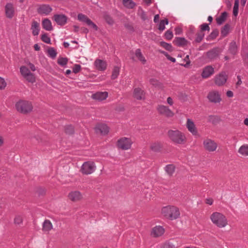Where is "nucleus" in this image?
<instances>
[{
  "label": "nucleus",
  "mask_w": 248,
  "mask_h": 248,
  "mask_svg": "<svg viewBox=\"0 0 248 248\" xmlns=\"http://www.w3.org/2000/svg\"><path fill=\"white\" fill-rule=\"evenodd\" d=\"M175 167L173 164H168L165 167V170L170 176H171L174 172Z\"/></svg>",
  "instance_id": "473e14b6"
},
{
  "label": "nucleus",
  "mask_w": 248,
  "mask_h": 248,
  "mask_svg": "<svg viewBox=\"0 0 248 248\" xmlns=\"http://www.w3.org/2000/svg\"><path fill=\"white\" fill-rule=\"evenodd\" d=\"M173 36V35L172 31H170V30H167L164 34V36L165 38L168 40H170L172 38Z\"/></svg>",
  "instance_id": "8fccbe9b"
},
{
  "label": "nucleus",
  "mask_w": 248,
  "mask_h": 248,
  "mask_svg": "<svg viewBox=\"0 0 248 248\" xmlns=\"http://www.w3.org/2000/svg\"><path fill=\"white\" fill-rule=\"evenodd\" d=\"M237 78L238 80L237 82H236V85L239 86L242 84L241 76L240 75H238L237 76Z\"/></svg>",
  "instance_id": "69168bd1"
},
{
  "label": "nucleus",
  "mask_w": 248,
  "mask_h": 248,
  "mask_svg": "<svg viewBox=\"0 0 248 248\" xmlns=\"http://www.w3.org/2000/svg\"><path fill=\"white\" fill-rule=\"evenodd\" d=\"M54 19L58 25L62 26L66 24L67 18L63 15H55Z\"/></svg>",
  "instance_id": "b1692460"
},
{
  "label": "nucleus",
  "mask_w": 248,
  "mask_h": 248,
  "mask_svg": "<svg viewBox=\"0 0 248 248\" xmlns=\"http://www.w3.org/2000/svg\"><path fill=\"white\" fill-rule=\"evenodd\" d=\"M167 103L170 106H172L173 105V100L170 97H168L167 99Z\"/></svg>",
  "instance_id": "774afa93"
},
{
  "label": "nucleus",
  "mask_w": 248,
  "mask_h": 248,
  "mask_svg": "<svg viewBox=\"0 0 248 248\" xmlns=\"http://www.w3.org/2000/svg\"><path fill=\"white\" fill-rule=\"evenodd\" d=\"M84 22L86 23L87 25H88L91 28L93 29L94 30H97V26L94 23H93L92 21V20L90 19L88 17L87 18V19H86Z\"/></svg>",
  "instance_id": "49530a36"
},
{
  "label": "nucleus",
  "mask_w": 248,
  "mask_h": 248,
  "mask_svg": "<svg viewBox=\"0 0 248 248\" xmlns=\"http://www.w3.org/2000/svg\"><path fill=\"white\" fill-rule=\"evenodd\" d=\"M17 110L22 113L26 114L30 112L33 108L31 102L26 100H19L16 104Z\"/></svg>",
  "instance_id": "20e7f679"
},
{
  "label": "nucleus",
  "mask_w": 248,
  "mask_h": 248,
  "mask_svg": "<svg viewBox=\"0 0 248 248\" xmlns=\"http://www.w3.org/2000/svg\"><path fill=\"white\" fill-rule=\"evenodd\" d=\"M48 54L50 57L54 58L56 56L57 53L53 48H50L48 49Z\"/></svg>",
  "instance_id": "864d4df0"
},
{
  "label": "nucleus",
  "mask_w": 248,
  "mask_h": 248,
  "mask_svg": "<svg viewBox=\"0 0 248 248\" xmlns=\"http://www.w3.org/2000/svg\"><path fill=\"white\" fill-rule=\"evenodd\" d=\"M23 222V217L20 215H16L14 219V223L16 225H20Z\"/></svg>",
  "instance_id": "de8ad7c7"
},
{
  "label": "nucleus",
  "mask_w": 248,
  "mask_h": 248,
  "mask_svg": "<svg viewBox=\"0 0 248 248\" xmlns=\"http://www.w3.org/2000/svg\"><path fill=\"white\" fill-rule=\"evenodd\" d=\"M140 17L142 20L143 21H145L147 19L146 14L143 10L141 11Z\"/></svg>",
  "instance_id": "052dcab7"
},
{
  "label": "nucleus",
  "mask_w": 248,
  "mask_h": 248,
  "mask_svg": "<svg viewBox=\"0 0 248 248\" xmlns=\"http://www.w3.org/2000/svg\"><path fill=\"white\" fill-rule=\"evenodd\" d=\"M231 26L229 24H226L221 29V36L222 38L226 37L230 32Z\"/></svg>",
  "instance_id": "cd10ccee"
},
{
  "label": "nucleus",
  "mask_w": 248,
  "mask_h": 248,
  "mask_svg": "<svg viewBox=\"0 0 248 248\" xmlns=\"http://www.w3.org/2000/svg\"><path fill=\"white\" fill-rule=\"evenodd\" d=\"M160 46L164 48L166 50L171 52L173 50V47L170 44L161 41L160 43Z\"/></svg>",
  "instance_id": "a19ab883"
},
{
  "label": "nucleus",
  "mask_w": 248,
  "mask_h": 248,
  "mask_svg": "<svg viewBox=\"0 0 248 248\" xmlns=\"http://www.w3.org/2000/svg\"><path fill=\"white\" fill-rule=\"evenodd\" d=\"M83 198L81 193L78 191H72L68 194V198L73 202H78Z\"/></svg>",
  "instance_id": "a211bd4d"
},
{
  "label": "nucleus",
  "mask_w": 248,
  "mask_h": 248,
  "mask_svg": "<svg viewBox=\"0 0 248 248\" xmlns=\"http://www.w3.org/2000/svg\"><path fill=\"white\" fill-rule=\"evenodd\" d=\"M186 127L188 131L192 134L193 135L196 136L198 133L194 122L190 119H187L186 122Z\"/></svg>",
  "instance_id": "412c9836"
},
{
  "label": "nucleus",
  "mask_w": 248,
  "mask_h": 248,
  "mask_svg": "<svg viewBox=\"0 0 248 248\" xmlns=\"http://www.w3.org/2000/svg\"><path fill=\"white\" fill-rule=\"evenodd\" d=\"M42 40L47 44H50V39L46 34H44L41 37Z\"/></svg>",
  "instance_id": "5fc2aeb1"
},
{
  "label": "nucleus",
  "mask_w": 248,
  "mask_h": 248,
  "mask_svg": "<svg viewBox=\"0 0 248 248\" xmlns=\"http://www.w3.org/2000/svg\"><path fill=\"white\" fill-rule=\"evenodd\" d=\"M28 67L32 71H34L36 70L35 66L31 63L28 64Z\"/></svg>",
  "instance_id": "0e129e2a"
},
{
  "label": "nucleus",
  "mask_w": 248,
  "mask_h": 248,
  "mask_svg": "<svg viewBox=\"0 0 248 248\" xmlns=\"http://www.w3.org/2000/svg\"><path fill=\"white\" fill-rule=\"evenodd\" d=\"M52 224L48 220H46L43 224V230L44 232H49L52 229Z\"/></svg>",
  "instance_id": "72a5a7b5"
},
{
  "label": "nucleus",
  "mask_w": 248,
  "mask_h": 248,
  "mask_svg": "<svg viewBox=\"0 0 248 248\" xmlns=\"http://www.w3.org/2000/svg\"><path fill=\"white\" fill-rule=\"evenodd\" d=\"M157 110L160 114L168 118L172 117L174 115V113L168 107L164 105H159L157 107Z\"/></svg>",
  "instance_id": "9d476101"
},
{
  "label": "nucleus",
  "mask_w": 248,
  "mask_h": 248,
  "mask_svg": "<svg viewBox=\"0 0 248 248\" xmlns=\"http://www.w3.org/2000/svg\"><path fill=\"white\" fill-rule=\"evenodd\" d=\"M88 17L82 14H79L78 16V19L81 22H84Z\"/></svg>",
  "instance_id": "4d7b16f0"
},
{
  "label": "nucleus",
  "mask_w": 248,
  "mask_h": 248,
  "mask_svg": "<svg viewBox=\"0 0 248 248\" xmlns=\"http://www.w3.org/2000/svg\"><path fill=\"white\" fill-rule=\"evenodd\" d=\"M182 246V243L178 239H171L164 243L161 248H178Z\"/></svg>",
  "instance_id": "1a4fd4ad"
},
{
  "label": "nucleus",
  "mask_w": 248,
  "mask_h": 248,
  "mask_svg": "<svg viewBox=\"0 0 248 248\" xmlns=\"http://www.w3.org/2000/svg\"><path fill=\"white\" fill-rule=\"evenodd\" d=\"M162 148V145L160 142H155L151 144L150 146L151 150L154 152H159Z\"/></svg>",
  "instance_id": "e433bc0d"
},
{
  "label": "nucleus",
  "mask_w": 248,
  "mask_h": 248,
  "mask_svg": "<svg viewBox=\"0 0 248 248\" xmlns=\"http://www.w3.org/2000/svg\"><path fill=\"white\" fill-rule=\"evenodd\" d=\"M195 35H196V37L193 43H199L203 39L205 33L200 31L199 32L197 33L196 34H195Z\"/></svg>",
  "instance_id": "4c0bfd02"
},
{
  "label": "nucleus",
  "mask_w": 248,
  "mask_h": 248,
  "mask_svg": "<svg viewBox=\"0 0 248 248\" xmlns=\"http://www.w3.org/2000/svg\"><path fill=\"white\" fill-rule=\"evenodd\" d=\"M169 24V20L167 18H165L164 19L161 20L159 24H158V30L160 31H163L165 29V25H168Z\"/></svg>",
  "instance_id": "58836bf2"
},
{
  "label": "nucleus",
  "mask_w": 248,
  "mask_h": 248,
  "mask_svg": "<svg viewBox=\"0 0 248 248\" xmlns=\"http://www.w3.org/2000/svg\"><path fill=\"white\" fill-rule=\"evenodd\" d=\"M207 98L210 102L214 103H219L221 100L220 96L217 91L209 92L208 94Z\"/></svg>",
  "instance_id": "ddd939ff"
},
{
  "label": "nucleus",
  "mask_w": 248,
  "mask_h": 248,
  "mask_svg": "<svg viewBox=\"0 0 248 248\" xmlns=\"http://www.w3.org/2000/svg\"><path fill=\"white\" fill-rule=\"evenodd\" d=\"M132 141L130 139L123 137L117 141V146L123 150H126L131 147Z\"/></svg>",
  "instance_id": "0eeeda50"
},
{
  "label": "nucleus",
  "mask_w": 248,
  "mask_h": 248,
  "mask_svg": "<svg viewBox=\"0 0 248 248\" xmlns=\"http://www.w3.org/2000/svg\"><path fill=\"white\" fill-rule=\"evenodd\" d=\"M94 63L96 68L99 70H104L107 67V63L100 60H96Z\"/></svg>",
  "instance_id": "c756f323"
},
{
  "label": "nucleus",
  "mask_w": 248,
  "mask_h": 248,
  "mask_svg": "<svg viewBox=\"0 0 248 248\" xmlns=\"http://www.w3.org/2000/svg\"><path fill=\"white\" fill-rule=\"evenodd\" d=\"M65 132L66 134L71 135L74 132V129L72 125H67L65 128Z\"/></svg>",
  "instance_id": "3c124183"
},
{
  "label": "nucleus",
  "mask_w": 248,
  "mask_h": 248,
  "mask_svg": "<svg viewBox=\"0 0 248 248\" xmlns=\"http://www.w3.org/2000/svg\"><path fill=\"white\" fill-rule=\"evenodd\" d=\"M95 133L100 135H105L108 132V127L105 124H98L94 128Z\"/></svg>",
  "instance_id": "4be33fe9"
},
{
  "label": "nucleus",
  "mask_w": 248,
  "mask_h": 248,
  "mask_svg": "<svg viewBox=\"0 0 248 248\" xmlns=\"http://www.w3.org/2000/svg\"><path fill=\"white\" fill-rule=\"evenodd\" d=\"M81 69V66L78 64H75L73 68V71L75 73H78Z\"/></svg>",
  "instance_id": "13d9d810"
},
{
  "label": "nucleus",
  "mask_w": 248,
  "mask_h": 248,
  "mask_svg": "<svg viewBox=\"0 0 248 248\" xmlns=\"http://www.w3.org/2000/svg\"><path fill=\"white\" fill-rule=\"evenodd\" d=\"M7 83L2 78L0 77V90L4 89L6 86Z\"/></svg>",
  "instance_id": "6e6d98bb"
},
{
  "label": "nucleus",
  "mask_w": 248,
  "mask_h": 248,
  "mask_svg": "<svg viewBox=\"0 0 248 248\" xmlns=\"http://www.w3.org/2000/svg\"><path fill=\"white\" fill-rule=\"evenodd\" d=\"M108 96L107 92H98L92 95V98L98 101H101L106 99Z\"/></svg>",
  "instance_id": "dca6fc26"
},
{
  "label": "nucleus",
  "mask_w": 248,
  "mask_h": 248,
  "mask_svg": "<svg viewBox=\"0 0 248 248\" xmlns=\"http://www.w3.org/2000/svg\"><path fill=\"white\" fill-rule=\"evenodd\" d=\"M239 10V0H235L233 8V15L236 16L238 14Z\"/></svg>",
  "instance_id": "a18cd8bd"
},
{
  "label": "nucleus",
  "mask_w": 248,
  "mask_h": 248,
  "mask_svg": "<svg viewBox=\"0 0 248 248\" xmlns=\"http://www.w3.org/2000/svg\"><path fill=\"white\" fill-rule=\"evenodd\" d=\"M145 92L140 88H136L133 91V96L135 98L139 100L145 99Z\"/></svg>",
  "instance_id": "2eb2a0df"
},
{
  "label": "nucleus",
  "mask_w": 248,
  "mask_h": 248,
  "mask_svg": "<svg viewBox=\"0 0 248 248\" xmlns=\"http://www.w3.org/2000/svg\"><path fill=\"white\" fill-rule=\"evenodd\" d=\"M31 30L33 35H37L40 31L39 23L36 21H33L31 23Z\"/></svg>",
  "instance_id": "393cba45"
},
{
  "label": "nucleus",
  "mask_w": 248,
  "mask_h": 248,
  "mask_svg": "<svg viewBox=\"0 0 248 248\" xmlns=\"http://www.w3.org/2000/svg\"><path fill=\"white\" fill-rule=\"evenodd\" d=\"M124 27L129 31H133L134 30L133 27L129 24H124Z\"/></svg>",
  "instance_id": "680f3d73"
},
{
  "label": "nucleus",
  "mask_w": 248,
  "mask_h": 248,
  "mask_svg": "<svg viewBox=\"0 0 248 248\" xmlns=\"http://www.w3.org/2000/svg\"><path fill=\"white\" fill-rule=\"evenodd\" d=\"M20 71L22 76L27 81L32 83L35 82L34 75L30 72L28 68L25 66H22L20 68Z\"/></svg>",
  "instance_id": "423d86ee"
},
{
  "label": "nucleus",
  "mask_w": 248,
  "mask_h": 248,
  "mask_svg": "<svg viewBox=\"0 0 248 248\" xmlns=\"http://www.w3.org/2000/svg\"><path fill=\"white\" fill-rule=\"evenodd\" d=\"M95 170V166L93 162L87 161L84 163L81 168L82 173L89 174L92 173Z\"/></svg>",
  "instance_id": "6e6552de"
},
{
  "label": "nucleus",
  "mask_w": 248,
  "mask_h": 248,
  "mask_svg": "<svg viewBox=\"0 0 248 248\" xmlns=\"http://www.w3.org/2000/svg\"><path fill=\"white\" fill-rule=\"evenodd\" d=\"M120 67L118 66H115L112 70V73L111 75V78L112 79H114L117 78L118 75L120 73Z\"/></svg>",
  "instance_id": "c03bdc74"
},
{
  "label": "nucleus",
  "mask_w": 248,
  "mask_h": 248,
  "mask_svg": "<svg viewBox=\"0 0 248 248\" xmlns=\"http://www.w3.org/2000/svg\"><path fill=\"white\" fill-rule=\"evenodd\" d=\"M162 213L165 217L171 220L176 219L180 215L179 208L170 205L164 207L162 209Z\"/></svg>",
  "instance_id": "f03ea898"
},
{
  "label": "nucleus",
  "mask_w": 248,
  "mask_h": 248,
  "mask_svg": "<svg viewBox=\"0 0 248 248\" xmlns=\"http://www.w3.org/2000/svg\"><path fill=\"white\" fill-rule=\"evenodd\" d=\"M51 8L50 6L46 5H43L40 6L38 11L40 14H48L51 11Z\"/></svg>",
  "instance_id": "c85d7f7f"
},
{
  "label": "nucleus",
  "mask_w": 248,
  "mask_h": 248,
  "mask_svg": "<svg viewBox=\"0 0 248 248\" xmlns=\"http://www.w3.org/2000/svg\"><path fill=\"white\" fill-rule=\"evenodd\" d=\"M203 144L205 149L209 152H213L217 148V144L213 140L206 139L203 141Z\"/></svg>",
  "instance_id": "f8f14e48"
},
{
  "label": "nucleus",
  "mask_w": 248,
  "mask_h": 248,
  "mask_svg": "<svg viewBox=\"0 0 248 248\" xmlns=\"http://www.w3.org/2000/svg\"><path fill=\"white\" fill-rule=\"evenodd\" d=\"M214 73V69L212 66H206L202 70V77L204 78H209L210 76L213 75Z\"/></svg>",
  "instance_id": "aec40b11"
},
{
  "label": "nucleus",
  "mask_w": 248,
  "mask_h": 248,
  "mask_svg": "<svg viewBox=\"0 0 248 248\" xmlns=\"http://www.w3.org/2000/svg\"><path fill=\"white\" fill-rule=\"evenodd\" d=\"M168 136L172 142L175 144H183L186 141L185 134L179 130H169Z\"/></svg>",
  "instance_id": "f257e3e1"
},
{
  "label": "nucleus",
  "mask_w": 248,
  "mask_h": 248,
  "mask_svg": "<svg viewBox=\"0 0 248 248\" xmlns=\"http://www.w3.org/2000/svg\"><path fill=\"white\" fill-rule=\"evenodd\" d=\"M123 5L128 9H133L136 6V3L132 0H123Z\"/></svg>",
  "instance_id": "c9c22d12"
},
{
  "label": "nucleus",
  "mask_w": 248,
  "mask_h": 248,
  "mask_svg": "<svg viewBox=\"0 0 248 248\" xmlns=\"http://www.w3.org/2000/svg\"><path fill=\"white\" fill-rule=\"evenodd\" d=\"M182 33V30L180 27H177L175 29V34H180Z\"/></svg>",
  "instance_id": "e2e57ef3"
},
{
  "label": "nucleus",
  "mask_w": 248,
  "mask_h": 248,
  "mask_svg": "<svg viewBox=\"0 0 248 248\" xmlns=\"http://www.w3.org/2000/svg\"><path fill=\"white\" fill-rule=\"evenodd\" d=\"M135 56L138 60L141 62L143 64L146 62V60L143 56L141 52V50L140 48H138L135 50Z\"/></svg>",
  "instance_id": "f704fd0d"
},
{
  "label": "nucleus",
  "mask_w": 248,
  "mask_h": 248,
  "mask_svg": "<svg viewBox=\"0 0 248 248\" xmlns=\"http://www.w3.org/2000/svg\"><path fill=\"white\" fill-rule=\"evenodd\" d=\"M68 62V60L65 58H59L58 59V63L62 66L65 65Z\"/></svg>",
  "instance_id": "603ef678"
},
{
  "label": "nucleus",
  "mask_w": 248,
  "mask_h": 248,
  "mask_svg": "<svg viewBox=\"0 0 248 248\" xmlns=\"http://www.w3.org/2000/svg\"><path fill=\"white\" fill-rule=\"evenodd\" d=\"M238 152L243 155H248V145H243L239 149Z\"/></svg>",
  "instance_id": "ea45409f"
},
{
  "label": "nucleus",
  "mask_w": 248,
  "mask_h": 248,
  "mask_svg": "<svg viewBox=\"0 0 248 248\" xmlns=\"http://www.w3.org/2000/svg\"><path fill=\"white\" fill-rule=\"evenodd\" d=\"M209 24L207 23H203L200 25V31L202 32H203L204 31H209L210 30V27L209 26Z\"/></svg>",
  "instance_id": "09e8293b"
},
{
  "label": "nucleus",
  "mask_w": 248,
  "mask_h": 248,
  "mask_svg": "<svg viewBox=\"0 0 248 248\" xmlns=\"http://www.w3.org/2000/svg\"><path fill=\"white\" fill-rule=\"evenodd\" d=\"M212 222L219 228H223L227 224V220L225 216L219 212H214L210 216Z\"/></svg>",
  "instance_id": "7ed1b4c3"
},
{
  "label": "nucleus",
  "mask_w": 248,
  "mask_h": 248,
  "mask_svg": "<svg viewBox=\"0 0 248 248\" xmlns=\"http://www.w3.org/2000/svg\"><path fill=\"white\" fill-rule=\"evenodd\" d=\"M239 46L235 40H232L229 44L228 52L229 54L235 56L238 53Z\"/></svg>",
  "instance_id": "4468645a"
},
{
  "label": "nucleus",
  "mask_w": 248,
  "mask_h": 248,
  "mask_svg": "<svg viewBox=\"0 0 248 248\" xmlns=\"http://www.w3.org/2000/svg\"><path fill=\"white\" fill-rule=\"evenodd\" d=\"M227 16L228 13L227 12L224 11L222 12L221 15L216 19L217 25L219 26L222 25L226 21Z\"/></svg>",
  "instance_id": "a878e982"
},
{
  "label": "nucleus",
  "mask_w": 248,
  "mask_h": 248,
  "mask_svg": "<svg viewBox=\"0 0 248 248\" xmlns=\"http://www.w3.org/2000/svg\"><path fill=\"white\" fill-rule=\"evenodd\" d=\"M219 34V31L217 29H214L209 34L206 38L207 41H209L213 40L216 38V37Z\"/></svg>",
  "instance_id": "7c9ffc66"
},
{
  "label": "nucleus",
  "mask_w": 248,
  "mask_h": 248,
  "mask_svg": "<svg viewBox=\"0 0 248 248\" xmlns=\"http://www.w3.org/2000/svg\"><path fill=\"white\" fill-rule=\"evenodd\" d=\"M226 95L228 97H232L233 96V93L231 91H228L226 93Z\"/></svg>",
  "instance_id": "338daca9"
},
{
  "label": "nucleus",
  "mask_w": 248,
  "mask_h": 248,
  "mask_svg": "<svg viewBox=\"0 0 248 248\" xmlns=\"http://www.w3.org/2000/svg\"><path fill=\"white\" fill-rule=\"evenodd\" d=\"M184 61L186 62V63L185 64H182V65L184 66L185 67H188L190 63V61L189 60L188 55L186 56V57L184 59Z\"/></svg>",
  "instance_id": "bf43d9fd"
},
{
  "label": "nucleus",
  "mask_w": 248,
  "mask_h": 248,
  "mask_svg": "<svg viewBox=\"0 0 248 248\" xmlns=\"http://www.w3.org/2000/svg\"><path fill=\"white\" fill-rule=\"evenodd\" d=\"M221 121L220 118L217 115H209L208 117L207 122L212 123L214 125H216Z\"/></svg>",
  "instance_id": "bb28decb"
},
{
  "label": "nucleus",
  "mask_w": 248,
  "mask_h": 248,
  "mask_svg": "<svg viewBox=\"0 0 248 248\" xmlns=\"http://www.w3.org/2000/svg\"><path fill=\"white\" fill-rule=\"evenodd\" d=\"M42 26L43 28L46 31H51L52 30L51 22L48 19H45L42 21Z\"/></svg>",
  "instance_id": "2f4dec72"
},
{
  "label": "nucleus",
  "mask_w": 248,
  "mask_h": 248,
  "mask_svg": "<svg viewBox=\"0 0 248 248\" xmlns=\"http://www.w3.org/2000/svg\"><path fill=\"white\" fill-rule=\"evenodd\" d=\"M149 82L151 85L155 87L161 88L162 86V83L157 79L154 78L150 79Z\"/></svg>",
  "instance_id": "79ce46f5"
},
{
  "label": "nucleus",
  "mask_w": 248,
  "mask_h": 248,
  "mask_svg": "<svg viewBox=\"0 0 248 248\" xmlns=\"http://www.w3.org/2000/svg\"><path fill=\"white\" fill-rule=\"evenodd\" d=\"M195 29L194 27H191L188 31L186 35L187 37L191 40H193L195 38Z\"/></svg>",
  "instance_id": "37998d69"
},
{
  "label": "nucleus",
  "mask_w": 248,
  "mask_h": 248,
  "mask_svg": "<svg viewBox=\"0 0 248 248\" xmlns=\"http://www.w3.org/2000/svg\"><path fill=\"white\" fill-rule=\"evenodd\" d=\"M227 78L228 77L225 72H221L215 77V83L218 86H222L226 82Z\"/></svg>",
  "instance_id": "9b49d317"
},
{
  "label": "nucleus",
  "mask_w": 248,
  "mask_h": 248,
  "mask_svg": "<svg viewBox=\"0 0 248 248\" xmlns=\"http://www.w3.org/2000/svg\"><path fill=\"white\" fill-rule=\"evenodd\" d=\"M222 51V49L219 47H214L208 51L206 53V58L210 62H213L218 59Z\"/></svg>",
  "instance_id": "39448f33"
},
{
  "label": "nucleus",
  "mask_w": 248,
  "mask_h": 248,
  "mask_svg": "<svg viewBox=\"0 0 248 248\" xmlns=\"http://www.w3.org/2000/svg\"><path fill=\"white\" fill-rule=\"evenodd\" d=\"M5 14L7 17L12 18L15 14V7L13 4L7 3L5 7Z\"/></svg>",
  "instance_id": "f3484780"
},
{
  "label": "nucleus",
  "mask_w": 248,
  "mask_h": 248,
  "mask_svg": "<svg viewBox=\"0 0 248 248\" xmlns=\"http://www.w3.org/2000/svg\"><path fill=\"white\" fill-rule=\"evenodd\" d=\"M165 230L163 227L160 226H156L152 229L151 235L155 237L161 236L164 233Z\"/></svg>",
  "instance_id": "6ab92c4d"
},
{
  "label": "nucleus",
  "mask_w": 248,
  "mask_h": 248,
  "mask_svg": "<svg viewBox=\"0 0 248 248\" xmlns=\"http://www.w3.org/2000/svg\"><path fill=\"white\" fill-rule=\"evenodd\" d=\"M173 43L177 46L182 47L186 46L188 41L184 37H176L173 41Z\"/></svg>",
  "instance_id": "5701e85b"
}]
</instances>
